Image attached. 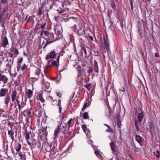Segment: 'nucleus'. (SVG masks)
Here are the masks:
<instances>
[{"label": "nucleus", "mask_w": 160, "mask_h": 160, "mask_svg": "<svg viewBox=\"0 0 160 160\" xmlns=\"http://www.w3.org/2000/svg\"><path fill=\"white\" fill-rule=\"evenodd\" d=\"M8 55L9 58H12L13 56V54L11 52H9L8 53Z\"/></svg>", "instance_id": "nucleus-41"}, {"label": "nucleus", "mask_w": 160, "mask_h": 160, "mask_svg": "<svg viewBox=\"0 0 160 160\" xmlns=\"http://www.w3.org/2000/svg\"><path fill=\"white\" fill-rule=\"evenodd\" d=\"M82 128L85 133H86V129H87L86 125L85 124H82Z\"/></svg>", "instance_id": "nucleus-31"}, {"label": "nucleus", "mask_w": 160, "mask_h": 160, "mask_svg": "<svg viewBox=\"0 0 160 160\" xmlns=\"http://www.w3.org/2000/svg\"><path fill=\"white\" fill-rule=\"evenodd\" d=\"M154 154L158 158L160 157V154L158 153H157L155 152H154Z\"/></svg>", "instance_id": "nucleus-52"}, {"label": "nucleus", "mask_w": 160, "mask_h": 160, "mask_svg": "<svg viewBox=\"0 0 160 160\" xmlns=\"http://www.w3.org/2000/svg\"><path fill=\"white\" fill-rule=\"evenodd\" d=\"M89 116L88 115V113L87 112H85L83 115V118L84 119H89Z\"/></svg>", "instance_id": "nucleus-24"}, {"label": "nucleus", "mask_w": 160, "mask_h": 160, "mask_svg": "<svg viewBox=\"0 0 160 160\" xmlns=\"http://www.w3.org/2000/svg\"><path fill=\"white\" fill-rule=\"evenodd\" d=\"M110 146L111 149L113 151V152H115V147L114 143L112 141L110 143Z\"/></svg>", "instance_id": "nucleus-21"}, {"label": "nucleus", "mask_w": 160, "mask_h": 160, "mask_svg": "<svg viewBox=\"0 0 160 160\" xmlns=\"http://www.w3.org/2000/svg\"><path fill=\"white\" fill-rule=\"evenodd\" d=\"M55 146H53L52 148L51 149V152H54V149L55 148Z\"/></svg>", "instance_id": "nucleus-60"}, {"label": "nucleus", "mask_w": 160, "mask_h": 160, "mask_svg": "<svg viewBox=\"0 0 160 160\" xmlns=\"http://www.w3.org/2000/svg\"><path fill=\"white\" fill-rule=\"evenodd\" d=\"M59 58H60V56L59 55L57 59V60L58 63H59Z\"/></svg>", "instance_id": "nucleus-61"}, {"label": "nucleus", "mask_w": 160, "mask_h": 160, "mask_svg": "<svg viewBox=\"0 0 160 160\" xmlns=\"http://www.w3.org/2000/svg\"><path fill=\"white\" fill-rule=\"evenodd\" d=\"M13 61V58L12 59V62L10 63L9 62H8V63L6 65V66L8 68H10L11 66V64L12 63Z\"/></svg>", "instance_id": "nucleus-30"}, {"label": "nucleus", "mask_w": 160, "mask_h": 160, "mask_svg": "<svg viewBox=\"0 0 160 160\" xmlns=\"http://www.w3.org/2000/svg\"><path fill=\"white\" fill-rule=\"evenodd\" d=\"M25 96L26 98H30V89L26 88V92L25 93Z\"/></svg>", "instance_id": "nucleus-17"}, {"label": "nucleus", "mask_w": 160, "mask_h": 160, "mask_svg": "<svg viewBox=\"0 0 160 160\" xmlns=\"http://www.w3.org/2000/svg\"><path fill=\"white\" fill-rule=\"evenodd\" d=\"M135 125L137 128V131H138L139 130V127L138 125V121L136 119H135Z\"/></svg>", "instance_id": "nucleus-32"}, {"label": "nucleus", "mask_w": 160, "mask_h": 160, "mask_svg": "<svg viewBox=\"0 0 160 160\" xmlns=\"http://www.w3.org/2000/svg\"><path fill=\"white\" fill-rule=\"evenodd\" d=\"M62 123L60 124V125L58 126L57 129L56 130H55L54 132V135L55 137L57 138L58 137V133L62 129L61 128V125Z\"/></svg>", "instance_id": "nucleus-12"}, {"label": "nucleus", "mask_w": 160, "mask_h": 160, "mask_svg": "<svg viewBox=\"0 0 160 160\" xmlns=\"http://www.w3.org/2000/svg\"><path fill=\"white\" fill-rule=\"evenodd\" d=\"M135 139L139 144L141 143L142 141V138L139 135H137L136 136Z\"/></svg>", "instance_id": "nucleus-18"}, {"label": "nucleus", "mask_w": 160, "mask_h": 160, "mask_svg": "<svg viewBox=\"0 0 160 160\" xmlns=\"http://www.w3.org/2000/svg\"><path fill=\"white\" fill-rule=\"evenodd\" d=\"M8 91L7 88H2L0 89V97H5Z\"/></svg>", "instance_id": "nucleus-6"}, {"label": "nucleus", "mask_w": 160, "mask_h": 160, "mask_svg": "<svg viewBox=\"0 0 160 160\" xmlns=\"http://www.w3.org/2000/svg\"><path fill=\"white\" fill-rule=\"evenodd\" d=\"M128 70L126 69H125L124 70H122V72L123 74V76L125 78H126V77L128 76Z\"/></svg>", "instance_id": "nucleus-20"}, {"label": "nucleus", "mask_w": 160, "mask_h": 160, "mask_svg": "<svg viewBox=\"0 0 160 160\" xmlns=\"http://www.w3.org/2000/svg\"><path fill=\"white\" fill-rule=\"evenodd\" d=\"M72 118H71L68 122V130H69L70 128L71 127H72V125L71 126V122L72 120Z\"/></svg>", "instance_id": "nucleus-27"}, {"label": "nucleus", "mask_w": 160, "mask_h": 160, "mask_svg": "<svg viewBox=\"0 0 160 160\" xmlns=\"http://www.w3.org/2000/svg\"><path fill=\"white\" fill-rule=\"evenodd\" d=\"M10 100V97L9 95H7L4 99V101L5 104L7 106L8 105Z\"/></svg>", "instance_id": "nucleus-13"}, {"label": "nucleus", "mask_w": 160, "mask_h": 160, "mask_svg": "<svg viewBox=\"0 0 160 160\" xmlns=\"http://www.w3.org/2000/svg\"><path fill=\"white\" fill-rule=\"evenodd\" d=\"M60 4L62 5V8L60 7V8L62 9V10H64V9H65V8H64V6H66V5L62 3H60Z\"/></svg>", "instance_id": "nucleus-45"}, {"label": "nucleus", "mask_w": 160, "mask_h": 160, "mask_svg": "<svg viewBox=\"0 0 160 160\" xmlns=\"http://www.w3.org/2000/svg\"><path fill=\"white\" fill-rule=\"evenodd\" d=\"M77 70L78 72V75L77 76L78 78H79V77H81V79L80 80H78V78L77 81L80 82L82 81L83 79L82 77H81L82 69L80 65H78L77 67Z\"/></svg>", "instance_id": "nucleus-5"}, {"label": "nucleus", "mask_w": 160, "mask_h": 160, "mask_svg": "<svg viewBox=\"0 0 160 160\" xmlns=\"http://www.w3.org/2000/svg\"><path fill=\"white\" fill-rule=\"evenodd\" d=\"M42 11H39L38 12V14L39 15H41L42 13Z\"/></svg>", "instance_id": "nucleus-59"}, {"label": "nucleus", "mask_w": 160, "mask_h": 160, "mask_svg": "<svg viewBox=\"0 0 160 160\" xmlns=\"http://www.w3.org/2000/svg\"><path fill=\"white\" fill-rule=\"evenodd\" d=\"M6 0H2L1 2L2 3H5Z\"/></svg>", "instance_id": "nucleus-57"}, {"label": "nucleus", "mask_w": 160, "mask_h": 160, "mask_svg": "<svg viewBox=\"0 0 160 160\" xmlns=\"http://www.w3.org/2000/svg\"><path fill=\"white\" fill-rule=\"evenodd\" d=\"M111 5L112 7L113 8V9H114L115 7V4L113 1L111 2Z\"/></svg>", "instance_id": "nucleus-42"}, {"label": "nucleus", "mask_w": 160, "mask_h": 160, "mask_svg": "<svg viewBox=\"0 0 160 160\" xmlns=\"http://www.w3.org/2000/svg\"><path fill=\"white\" fill-rule=\"evenodd\" d=\"M53 42V41H47L46 42V43L45 44V45H44V46H43V48H45L48 45L51 43H52V42Z\"/></svg>", "instance_id": "nucleus-33"}, {"label": "nucleus", "mask_w": 160, "mask_h": 160, "mask_svg": "<svg viewBox=\"0 0 160 160\" xmlns=\"http://www.w3.org/2000/svg\"><path fill=\"white\" fill-rule=\"evenodd\" d=\"M117 126L118 128H121V124L119 123H117Z\"/></svg>", "instance_id": "nucleus-62"}, {"label": "nucleus", "mask_w": 160, "mask_h": 160, "mask_svg": "<svg viewBox=\"0 0 160 160\" xmlns=\"http://www.w3.org/2000/svg\"><path fill=\"white\" fill-rule=\"evenodd\" d=\"M20 82V80L19 78H18L16 80H14V83L15 85L18 86Z\"/></svg>", "instance_id": "nucleus-28"}, {"label": "nucleus", "mask_w": 160, "mask_h": 160, "mask_svg": "<svg viewBox=\"0 0 160 160\" xmlns=\"http://www.w3.org/2000/svg\"><path fill=\"white\" fill-rule=\"evenodd\" d=\"M111 108H109V114L108 115H107V116L108 117H110L111 116Z\"/></svg>", "instance_id": "nucleus-46"}, {"label": "nucleus", "mask_w": 160, "mask_h": 160, "mask_svg": "<svg viewBox=\"0 0 160 160\" xmlns=\"http://www.w3.org/2000/svg\"><path fill=\"white\" fill-rule=\"evenodd\" d=\"M16 102H15L16 103V105H17L18 106L20 105H22L23 106H24V104H25V103L23 102V98H22V102L21 103L19 100L18 99V98L16 100Z\"/></svg>", "instance_id": "nucleus-19"}, {"label": "nucleus", "mask_w": 160, "mask_h": 160, "mask_svg": "<svg viewBox=\"0 0 160 160\" xmlns=\"http://www.w3.org/2000/svg\"><path fill=\"white\" fill-rule=\"evenodd\" d=\"M94 55L96 56H99V52L98 50L97 49H94L93 51Z\"/></svg>", "instance_id": "nucleus-29"}, {"label": "nucleus", "mask_w": 160, "mask_h": 160, "mask_svg": "<svg viewBox=\"0 0 160 160\" xmlns=\"http://www.w3.org/2000/svg\"><path fill=\"white\" fill-rule=\"evenodd\" d=\"M45 25H46V23H45L43 25H42L41 26V28L42 30L44 28Z\"/></svg>", "instance_id": "nucleus-49"}, {"label": "nucleus", "mask_w": 160, "mask_h": 160, "mask_svg": "<svg viewBox=\"0 0 160 160\" xmlns=\"http://www.w3.org/2000/svg\"><path fill=\"white\" fill-rule=\"evenodd\" d=\"M88 107V105H87V103H85L82 107V110L83 111L84 110L85 108Z\"/></svg>", "instance_id": "nucleus-35"}, {"label": "nucleus", "mask_w": 160, "mask_h": 160, "mask_svg": "<svg viewBox=\"0 0 160 160\" xmlns=\"http://www.w3.org/2000/svg\"><path fill=\"white\" fill-rule=\"evenodd\" d=\"M153 127V125L151 123H148V125L147 126V128L148 129V130L151 132L152 130V128Z\"/></svg>", "instance_id": "nucleus-23"}, {"label": "nucleus", "mask_w": 160, "mask_h": 160, "mask_svg": "<svg viewBox=\"0 0 160 160\" xmlns=\"http://www.w3.org/2000/svg\"><path fill=\"white\" fill-rule=\"evenodd\" d=\"M52 66V65H46V68H49L50 67H51Z\"/></svg>", "instance_id": "nucleus-63"}, {"label": "nucleus", "mask_w": 160, "mask_h": 160, "mask_svg": "<svg viewBox=\"0 0 160 160\" xmlns=\"http://www.w3.org/2000/svg\"><path fill=\"white\" fill-rule=\"evenodd\" d=\"M104 44L105 48L107 50V51L108 52L109 49V41L107 37L106 40L105 39V38H104Z\"/></svg>", "instance_id": "nucleus-8"}, {"label": "nucleus", "mask_w": 160, "mask_h": 160, "mask_svg": "<svg viewBox=\"0 0 160 160\" xmlns=\"http://www.w3.org/2000/svg\"><path fill=\"white\" fill-rule=\"evenodd\" d=\"M66 134H68V135H70L71 133V132L70 131H68L66 132Z\"/></svg>", "instance_id": "nucleus-56"}, {"label": "nucleus", "mask_w": 160, "mask_h": 160, "mask_svg": "<svg viewBox=\"0 0 160 160\" xmlns=\"http://www.w3.org/2000/svg\"><path fill=\"white\" fill-rule=\"evenodd\" d=\"M25 64H24V66L21 67V69L22 70H24L25 68Z\"/></svg>", "instance_id": "nucleus-55"}, {"label": "nucleus", "mask_w": 160, "mask_h": 160, "mask_svg": "<svg viewBox=\"0 0 160 160\" xmlns=\"http://www.w3.org/2000/svg\"><path fill=\"white\" fill-rule=\"evenodd\" d=\"M10 52L12 53H14L16 55V56L19 54V52L18 49L13 47H11L10 50Z\"/></svg>", "instance_id": "nucleus-11"}, {"label": "nucleus", "mask_w": 160, "mask_h": 160, "mask_svg": "<svg viewBox=\"0 0 160 160\" xmlns=\"http://www.w3.org/2000/svg\"><path fill=\"white\" fill-rule=\"evenodd\" d=\"M8 44V39L6 36L2 38V41L0 46L3 48H5L6 46Z\"/></svg>", "instance_id": "nucleus-3"}, {"label": "nucleus", "mask_w": 160, "mask_h": 160, "mask_svg": "<svg viewBox=\"0 0 160 160\" xmlns=\"http://www.w3.org/2000/svg\"><path fill=\"white\" fill-rule=\"evenodd\" d=\"M144 115L142 113H140L138 114V121L139 123H140L142 121Z\"/></svg>", "instance_id": "nucleus-16"}, {"label": "nucleus", "mask_w": 160, "mask_h": 160, "mask_svg": "<svg viewBox=\"0 0 160 160\" xmlns=\"http://www.w3.org/2000/svg\"><path fill=\"white\" fill-rule=\"evenodd\" d=\"M66 11H60L59 12H58V13L59 14V17H66L67 16V15L69 14V13H67Z\"/></svg>", "instance_id": "nucleus-9"}, {"label": "nucleus", "mask_w": 160, "mask_h": 160, "mask_svg": "<svg viewBox=\"0 0 160 160\" xmlns=\"http://www.w3.org/2000/svg\"><path fill=\"white\" fill-rule=\"evenodd\" d=\"M44 34L48 36V34H49V32L48 31H43Z\"/></svg>", "instance_id": "nucleus-51"}, {"label": "nucleus", "mask_w": 160, "mask_h": 160, "mask_svg": "<svg viewBox=\"0 0 160 160\" xmlns=\"http://www.w3.org/2000/svg\"><path fill=\"white\" fill-rule=\"evenodd\" d=\"M89 69L88 70L87 72L89 74H90L93 71V69L92 68H91L90 67H89Z\"/></svg>", "instance_id": "nucleus-39"}, {"label": "nucleus", "mask_w": 160, "mask_h": 160, "mask_svg": "<svg viewBox=\"0 0 160 160\" xmlns=\"http://www.w3.org/2000/svg\"><path fill=\"white\" fill-rule=\"evenodd\" d=\"M95 154L97 156H100L101 154L97 150L95 151Z\"/></svg>", "instance_id": "nucleus-43"}, {"label": "nucleus", "mask_w": 160, "mask_h": 160, "mask_svg": "<svg viewBox=\"0 0 160 160\" xmlns=\"http://www.w3.org/2000/svg\"><path fill=\"white\" fill-rule=\"evenodd\" d=\"M130 4L131 6V8L132 10L133 9V3H132V0H131L130 1Z\"/></svg>", "instance_id": "nucleus-50"}, {"label": "nucleus", "mask_w": 160, "mask_h": 160, "mask_svg": "<svg viewBox=\"0 0 160 160\" xmlns=\"http://www.w3.org/2000/svg\"><path fill=\"white\" fill-rule=\"evenodd\" d=\"M104 125L106 126H107L108 128V129H106V131L107 132H113V130L112 128H111L110 126L106 124H104Z\"/></svg>", "instance_id": "nucleus-22"}, {"label": "nucleus", "mask_w": 160, "mask_h": 160, "mask_svg": "<svg viewBox=\"0 0 160 160\" xmlns=\"http://www.w3.org/2000/svg\"><path fill=\"white\" fill-rule=\"evenodd\" d=\"M23 60V58L22 57L19 58L18 59V62L19 63H20Z\"/></svg>", "instance_id": "nucleus-44"}, {"label": "nucleus", "mask_w": 160, "mask_h": 160, "mask_svg": "<svg viewBox=\"0 0 160 160\" xmlns=\"http://www.w3.org/2000/svg\"><path fill=\"white\" fill-rule=\"evenodd\" d=\"M67 129H64V131H62V132L63 133H66V132H67Z\"/></svg>", "instance_id": "nucleus-64"}, {"label": "nucleus", "mask_w": 160, "mask_h": 160, "mask_svg": "<svg viewBox=\"0 0 160 160\" xmlns=\"http://www.w3.org/2000/svg\"><path fill=\"white\" fill-rule=\"evenodd\" d=\"M21 149V145L19 143H18L16 146V150L18 152H19Z\"/></svg>", "instance_id": "nucleus-26"}, {"label": "nucleus", "mask_w": 160, "mask_h": 160, "mask_svg": "<svg viewBox=\"0 0 160 160\" xmlns=\"http://www.w3.org/2000/svg\"><path fill=\"white\" fill-rule=\"evenodd\" d=\"M32 138H33V142H34V143L33 142H32V144H34V145H36V143H38V141L37 140V139H35V138H34L33 137H32Z\"/></svg>", "instance_id": "nucleus-37"}, {"label": "nucleus", "mask_w": 160, "mask_h": 160, "mask_svg": "<svg viewBox=\"0 0 160 160\" xmlns=\"http://www.w3.org/2000/svg\"><path fill=\"white\" fill-rule=\"evenodd\" d=\"M62 127L64 129H67L68 128V125L67 124H65L64 126H63Z\"/></svg>", "instance_id": "nucleus-48"}, {"label": "nucleus", "mask_w": 160, "mask_h": 160, "mask_svg": "<svg viewBox=\"0 0 160 160\" xmlns=\"http://www.w3.org/2000/svg\"><path fill=\"white\" fill-rule=\"evenodd\" d=\"M23 115L25 116H28L26 119V123L23 127L24 132H23L24 138L29 145L30 146V142L29 141L30 138V125L29 122V118L30 117V110H25L23 112Z\"/></svg>", "instance_id": "nucleus-1"}, {"label": "nucleus", "mask_w": 160, "mask_h": 160, "mask_svg": "<svg viewBox=\"0 0 160 160\" xmlns=\"http://www.w3.org/2000/svg\"><path fill=\"white\" fill-rule=\"evenodd\" d=\"M8 134L9 137L11 138L12 141L14 140V137L13 136L14 132L12 131V130H8Z\"/></svg>", "instance_id": "nucleus-14"}, {"label": "nucleus", "mask_w": 160, "mask_h": 160, "mask_svg": "<svg viewBox=\"0 0 160 160\" xmlns=\"http://www.w3.org/2000/svg\"><path fill=\"white\" fill-rule=\"evenodd\" d=\"M18 107L19 110L20 111L21 110V107H22L24 106H23L22 105H18Z\"/></svg>", "instance_id": "nucleus-54"}, {"label": "nucleus", "mask_w": 160, "mask_h": 160, "mask_svg": "<svg viewBox=\"0 0 160 160\" xmlns=\"http://www.w3.org/2000/svg\"><path fill=\"white\" fill-rule=\"evenodd\" d=\"M8 125L10 126V128L11 129V130H12L13 127V124H12L11 122H9L8 123Z\"/></svg>", "instance_id": "nucleus-38"}, {"label": "nucleus", "mask_w": 160, "mask_h": 160, "mask_svg": "<svg viewBox=\"0 0 160 160\" xmlns=\"http://www.w3.org/2000/svg\"><path fill=\"white\" fill-rule=\"evenodd\" d=\"M3 19L2 17V15L0 16V23L1 22H3Z\"/></svg>", "instance_id": "nucleus-53"}, {"label": "nucleus", "mask_w": 160, "mask_h": 160, "mask_svg": "<svg viewBox=\"0 0 160 160\" xmlns=\"http://www.w3.org/2000/svg\"><path fill=\"white\" fill-rule=\"evenodd\" d=\"M83 51L86 56V57H87V52H90V49L88 47L86 48L84 46L82 47L81 51Z\"/></svg>", "instance_id": "nucleus-10"}, {"label": "nucleus", "mask_w": 160, "mask_h": 160, "mask_svg": "<svg viewBox=\"0 0 160 160\" xmlns=\"http://www.w3.org/2000/svg\"><path fill=\"white\" fill-rule=\"evenodd\" d=\"M52 64L55 66H58V64L57 62L56 61H53L51 62Z\"/></svg>", "instance_id": "nucleus-36"}, {"label": "nucleus", "mask_w": 160, "mask_h": 160, "mask_svg": "<svg viewBox=\"0 0 160 160\" xmlns=\"http://www.w3.org/2000/svg\"><path fill=\"white\" fill-rule=\"evenodd\" d=\"M56 94L60 98H61L62 97V94L60 92H56Z\"/></svg>", "instance_id": "nucleus-47"}, {"label": "nucleus", "mask_w": 160, "mask_h": 160, "mask_svg": "<svg viewBox=\"0 0 160 160\" xmlns=\"http://www.w3.org/2000/svg\"><path fill=\"white\" fill-rule=\"evenodd\" d=\"M9 110L10 112H16L18 111V109L17 108L16 103L15 102L14 104L12 103H10Z\"/></svg>", "instance_id": "nucleus-2"}, {"label": "nucleus", "mask_w": 160, "mask_h": 160, "mask_svg": "<svg viewBox=\"0 0 160 160\" xmlns=\"http://www.w3.org/2000/svg\"><path fill=\"white\" fill-rule=\"evenodd\" d=\"M93 67L94 70H95L97 73L98 72V62L96 60H94Z\"/></svg>", "instance_id": "nucleus-15"}, {"label": "nucleus", "mask_w": 160, "mask_h": 160, "mask_svg": "<svg viewBox=\"0 0 160 160\" xmlns=\"http://www.w3.org/2000/svg\"><path fill=\"white\" fill-rule=\"evenodd\" d=\"M17 91L15 90H14L12 92L11 95V100L12 102H15L16 100L18 98V96H17Z\"/></svg>", "instance_id": "nucleus-4"}, {"label": "nucleus", "mask_w": 160, "mask_h": 160, "mask_svg": "<svg viewBox=\"0 0 160 160\" xmlns=\"http://www.w3.org/2000/svg\"><path fill=\"white\" fill-rule=\"evenodd\" d=\"M91 83H89L86 84V87L88 90H89L91 89L90 87L91 86Z\"/></svg>", "instance_id": "nucleus-34"}, {"label": "nucleus", "mask_w": 160, "mask_h": 160, "mask_svg": "<svg viewBox=\"0 0 160 160\" xmlns=\"http://www.w3.org/2000/svg\"><path fill=\"white\" fill-rule=\"evenodd\" d=\"M89 38L92 41L93 40V37L92 36H89Z\"/></svg>", "instance_id": "nucleus-58"}, {"label": "nucleus", "mask_w": 160, "mask_h": 160, "mask_svg": "<svg viewBox=\"0 0 160 160\" xmlns=\"http://www.w3.org/2000/svg\"><path fill=\"white\" fill-rule=\"evenodd\" d=\"M56 55L55 52L54 51H52L49 54L47 55L45 59L48 60L51 58H54L55 55Z\"/></svg>", "instance_id": "nucleus-7"}, {"label": "nucleus", "mask_w": 160, "mask_h": 160, "mask_svg": "<svg viewBox=\"0 0 160 160\" xmlns=\"http://www.w3.org/2000/svg\"><path fill=\"white\" fill-rule=\"evenodd\" d=\"M39 99L42 102H44L45 101L44 99L41 95H40L39 96Z\"/></svg>", "instance_id": "nucleus-40"}, {"label": "nucleus", "mask_w": 160, "mask_h": 160, "mask_svg": "<svg viewBox=\"0 0 160 160\" xmlns=\"http://www.w3.org/2000/svg\"><path fill=\"white\" fill-rule=\"evenodd\" d=\"M55 32L57 35H59L60 34L61 32L59 30L58 27H56L55 29Z\"/></svg>", "instance_id": "nucleus-25"}]
</instances>
